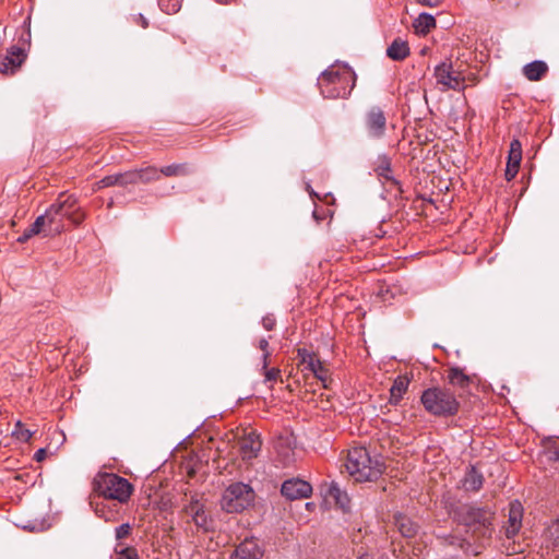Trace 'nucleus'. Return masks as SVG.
Returning <instances> with one entry per match:
<instances>
[{
  "mask_svg": "<svg viewBox=\"0 0 559 559\" xmlns=\"http://www.w3.org/2000/svg\"><path fill=\"white\" fill-rule=\"evenodd\" d=\"M356 75L346 66H332L318 79L321 94L325 98H346L355 86Z\"/></svg>",
  "mask_w": 559,
  "mask_h": 559,
  "instance_id": "f257e3e1",
  "label": "nucleus"
},
{
  "mask_svg": "<svg viewBox=\"0 0 559 559\" xmlns=\"http://www.w3.org/2000/svg\"><path fill=\"white\" fill-rule=\"evenodd\" d=\"M344 466L356 481H372L383 473L382 462L378 457H371L364 447L349 449Z\"/></svg>",
  "mask_w": 559,
  "mask_h": 559,
  "instance_id": "f03ea898",
  "label": "nucleus"
},
{
  "mask_svg": "<svg viewBox=\"0 0 559 559\" xmlns=\"http://www.w3.org/2000/svg\"><path fill=\"white\" fill-rule=\"evenodd\" d=\"M48 222V234L59 235L64 230L63 219L68 218L74 225L84 219V213L76 206L73 195L61 194L45 212Z\"/></svg>",
  "mask_w": 559,
  "mask_h": 559,
  "instance_id": "7ed1b4c3",
  "label": "nucleus"
},
{
  "mask_svg": "<svg viewBox=\"0 0 559 559\" xmlns=\"http://www.w3.org/2000/svg\"><path fill=\"white\" fill-rule=\"evenodd\" d=\"M93 490L107 501L124 503L130 499L133 486L128 479L117 474L98 473L93 479Z\"/></svg>",
  "mask_w": 559,
  "mask_h": 559,
  "instance_id": "20e7f679",
  "label": "nucleus"
},
{
  "mask_svg": "<svg viewBox=\"0 0 559 559\" xmlns=\"http://www.w3.org/2000/svg\"><path fill=\"white\" fill-rule=\"evenodd\" d=\"M456 516L460 523L467 527L478 539L489 538L492 534L493 513L488 508L462 506Z\"/></svg>",
  "mask_w": 559,
  "mask_h": 559,
  "instance_id": "39448f33",
  "label": "nucleus"
},
{
  "mask_svg": "<svg viewBox=\"0 0 559 559\" xmlns=\"http://www.w3.org/2000/svg\"><path fill=\"white\" fill-rule=\"evenodd\" d=\"M425 409L435 416H453L459 412L460 403L454 394L445 388H429L420 397Z\"/></svg>",
  "mask_w": 559,
  "mask_h": 559,
  "instance_id": "423d86ee",
  "label": "nucleus"
},
{
  "mask_svg": "<svg viewBox=\"0 0 559 559\" xmlns=\"http://www.w3.org/2000/svg\"><path fill=\"white\" fill-rule=\"evenodd\" d=\"M252 488L243 483L231 484L223 493L222 509L228 513H238L245 510L253 500Z\"/></svg>",
  "mask_w": 559,
  "mask_h": 559,
  "instance_id": "0eeeda50",
  "label": "nucleus"
},
{
  "mask_svg": "<svg viewBox=\"0 0 559 559\" xmlns=\"http://www.w3.org/2000/svg\"><path fill=\"white\" fill-rule=\"evenodd\" d=\"M433 75L442 92L465 88L464 78L460 72L453 70L451 62H442L435 68Z\"/></svg>",
  "mask_w": 559,
  "mask_h": 559,
  "instance_id": "6e6552de",
  "label": "nucleus"
},
{
  "mask_svg": "<svg viewBox=\"0 0 559 559\" xmlns=\"http://www.w3.org/2000/svg\"><path fill=\"white\" fill-rule=\"evenodd\" d=\"M203 497L199 493L185 497L182 511L190 516L193 523L205 531L210 530V519L205 512Z\"/></svg>",
  "mask_w": 559,
  "mask_h": 559,
  "instance_id": "1a4fd4ad",
  "label": "nucleus"
},
{
  "mask_svg": "<svg viewBox=\"0 0 559 559\" xmlns=\"http://www.w3.org/2000/svg\"><path fill=\"white\" fill-rule=\"evenodd\" d=\"M365 126L370 138L381 139L386 130V118L383 110L378 106L371 107L366 112Z\"/></svg>",
  "mask_w": 559,
  "mask_h": 559,
  "instance_id": "9d476101",
  "label": "nucleus"
},
{
  "mask_svg": "<svg viewBox=\"0 0 559 559\" xmlns=\"http://www.w3.org/2000/svg\"><path fill=\"white\" fill-rule=\"evenodd\" d=\"M281 492L289 500L305 499L311 495L312 487L302 479L292 478L283 483Z\"/></svg>",
  "mask_w": 559,
  "mask_h": 559,
  "instance_id": "9b49d317",
  "label": "nucleus"
},
{
  "mask_svg": "<svg viewBox=\"0 0 559 559\" xmlns=\"http://www.w3.org/2000/svg\"><path fill=\"white\" fill-rule=\"evenodd\" d=\"M26 58L24 49L12 47L8 53L0 58V72L3 74H13Z\"/></svg>",
  "mask_w": 559,
  "mask_h": 559,
  "instance_id": "f8f14e48",
  "label": "nucleus"
},
{
  "mask_svg": "<svg viewBox=\"0 0 559 559\" xmlns=\"http://www.w3.org/2000/svg\"><path fill=\"white\" fill-rule=\"evenodd\" d=\"M262 442L260 436L251 431L239 440V452L245 461H250L258 456L261 451Z\"/></svg>",
  "mask_w": 559,
  "mask_h": 559,
  "instance_id": "ddd939ff",
  "label": "nucleus"
},
{
  "mask_svg": "<svg viewBox=\"0 0 559 559\" xmlns=\"http://www.w3.org/2000/svg\"><path fill=\"white\" fill-rule=\"evenodd\" d=\"M263 551L254 538H247L234 550L230 559H261Z\"/></svg>",
  "mask_w": 559,
  "mask_h": 559,
  "instance_id": "4468645a",
  "label": "nucleus"
},
{
  "mask_svg": "<svg viewBox=\"0 0 559 559\" xmlns=\"http://www.w3.org/2000/svg\"><path fill=\"white\" fill-rule=\"evenodd\" d=\"M523 518V507L520 501L514 500L509 506L508 525L506 526V535L508 538L514 537L521 526Z\"/></svg>",
  "mask_w": 559,
  "mask_h": 559,
  "instance_id": "2eb2a0df",
  "label": "nucleus"
},
{
  "mask_svg": "<svg viewBox=\"0 0 559 559\" xmlns=\"http://www.w3.org/2000/svg\"><path fill=\"white\" fill-rule=\"evenodd\" d=\"M409 383L411 379L406 374H401L394 380L390 390V403L392 405H397L401 402L403 395L408 389Z\"/></svg>",
  "mask_w": 559,
  "mask_h": 559,
  "instance_id": "dca6fc26",
  "label": "nucleus"
},
{
  "mask_svg": "<svg viewBox=\"0 0 559 559\" xmlns=\"http://www.w3.org/2000/svg\"><path fill=\"white\" fill-rule=\"evenodd\" d=\"M448 381L454 388L467 390L472 383V378L463 369L452 367L448 370Z\"/></svg>",
  "mask_w": 559,
  "mask_h": 559,
  "instance_id": "f3484780",
  "label": "nucleus"
},
{
  "mask_svg": "<svg viewBox=\"0 0 559 559\" xmlns=\"http://www.w3.org/2000/svg\"><path fill=\"white\" fill-rule=\"evenodd\" d=\"M386 55L392 60H404L409 55V47L407 41L396 38L386 49Z\"/></svg>",
  "mask_w": 559,
  "mask_h": 559,
  "instance_id": "a211bd4d",
  "label": "nucleus"
},
{
  "mask_svg": "<svg viewBox=\"0 0 559 559\" xmlns=\"http://www.w3.org/2000/svg\"><path fill=\"white\" fill-rule=\"evenodd\" d=\"M548 67L544 61L536 60L523 68L525 78L530 81H539L547 72Z\"/></svg>",
  "mask_w": 559,
  "mask_h": 559,
  "instance_id": "6ab92c4d",
  "label": "nucleus"
},
{
  "mask_svg": "<svg viewBox=\"0 0 559 559\" xmlns=\"http://www.w3.org/2000/svg\"><path fill=\"white\" fill-rule=\"evenodd\" d=\"M112 507L115 509L111 508L110 501L107 500L100 503H96L95 513L97 514V516L104 519L106 522H114L117 520L118 510L116 503H114Z\"/></svg>",
  "mask_w": 559,
  "mask_h": 559,
  "instance_id": "aec40b11",
  "label": "nucleus"
},
{
  "mask_svg": "<svg viewBox=\"0 0 559 559\" xmlns=\"http://www.w3.org/2000/svg\"><path fill=\"white\" fill-rule=\"evenodd\" d=\"M395 525L405 537H413L418 531V526L409 518L399 514L395 516Z\"/></svg>",
  "mask_w": 559,
  "mask_h": 559,
  "instance_id": "412c9836",
  "label": "nucleus"
},
{
  "mask_svg": "<svg viewBox=\"0 0 559 559\" xmlns=\"http://www.w3.org/2000/svg\"><path fill=\"white\" fill-rule=\"evenodd\" d=\"M433 27H436V20L428 13L419 14V16L414 21L415 32L419 35L428 34Z\"/></svg>",
  "mask_w": 559,
  "mask_h": 559,
  "instance_id": "4be33fe9",
  "label": "nucleus"
},
{
  "mask_svg": "<svg viewBox=\"0 0 559 559\" xmlns=\"http://www.w3.org/2000/svg\"><path fill=\"white\" fill-rule=\"evenodd\" d=\"M191 167L187 163L171 164L160 168L162 176L185 177L191 174Z\"/></svg>",
  "mask_w": 559,
  "mask_h": 559,
  "instance_id": "5701e85b",
  "label": "nucleus"
},
{
  "mask_svg": "<svg viewBox=\"0 0 559 559\" xmlns=\"http://www.w3.org/2000/svg\"><path fill=\"white\" fill-rule=\"evenodd\" d=\"M374 171L384 180L394 181L393 171L391 169V162L385 155L378 157Z\"/></svg>",
  "mask_w": 559,
  "mask_h": 559,
  "instance_id": "b1692460",
  "label": "nucleus"
},
{
  "mask_svg": "<svg viewBox=\"0 0 559 559\" xmlns=\"http://www.w3.org/2000/svg\"><path fill=\"white\" fill-rule=\"evenodd\" d=\"M483 475L472 467L464 478L463 486L466 490L477 491L483 486Z\"/></svg>",
  "mask_w": 559,
  "mask_h": 559,
  "instance_id": "393cba45",
  "label": "nucleus"
},
{
  "mask_svg": "<svg viewBox=\"0 0 559 559\" xmlns=\"http://www.w3.org/2000/svg\"><path fill=\"white\" fill-rule=\"evenodd\" d=\"M138 173L140 183L144 185L158 181L162 178L160 168L158 169L155 166H147L145 168L138 169Z\"/></svg>",
  "mask_w": 559,
  "mask_h": 559,
  "instance_id": "a878e982",
  "label": "nucleus"
},
{
  "mask_svg": "<svg viewBox=\"0 0 559 559\" xmlns=\"http://www.w3.org/2000/svg\"><path fill=\"white\" fill-rule=\"evenodd\" d=\"M330 496L335 500L336 504L340 506L343 510H346L349 504V498L346 492H344L340 486L335 483H332L329 488Z\"/></svg>",
  "mask_w": 559,
  "mask_h": 559,
  "instance_id": "bb28decb",
  "label": "nucleus"
},
{
  "mask_svg": "<svg viewBox=\"0 0 559 559\" xmlns=\"http://www.w3.org/2000/svg\"><path fill=\"white\" fill-rule=\"evenodd\" d=\"M297 356L299 358V364L302 366L304 371H308L309 368L314 364V361L318 359V356L309 352L306 348H298Z\"/></svg>",
  "mask_w": 559,
  "mask_h": 559,
  "instance_id": "cd10ccee",
  "label": "nucleus"
},
{
  "mask_svg": "<svg viewBox=\"0 0 559 559\" xmlns=\"http://www.w3.org/2000/svg\"><path fill=\"white\" fill-rule=\"evenodd\" d=\"M297 356L299 358V364L302 366L304 371H308L309 368L314 364V361L318 359V356L309 352L306 348H298Z\"/></svg>",
  "mask_w": 559,
  "mask_h": 559,
  "instance_id": "c85d7f7f",
  "label": "nucleus"
},
{
  "mask_svg": "<svg viewBox=\"0 0 559 559\" xmlns=\"http://www.w3.org/2000/svg\"><path fill=\"white\" fill-rule=\"evenodd\" d=\"M118 180L119 187H127L129 185L140 183L138 169L129 170L126 173H119Z\"/></svg>",
  "mask_w": 559,
  "mask_h": 559,
  "instance_id": "c756f323",
  "label": "nucleus"
},
{
  "mask_svg": "<svg viewBox=\"0 0 559 559\" xmlns=\"http://www.w3.org/2000/svg\"><path fill=\"white\" fill-rule=\"evenodd\" d=\"M508 160L512 163H520L522 160V144L520 140L513 139L510 143Z\"/></svg>",
  "mask_w": 559,
  "mask_h": 559,
  "instance_id": "7c9ffc66",
  "label": "nucleus"
},
{
  "mask_svg": "<svg viewBox=\"0 0 559 559\" xmlns=\"http://www.w3.org/2000/svg\"><path fill=\"white\" fill-rule=\"evenodd\" d=\"M12 436L19 441L28 442L33 432L26 429L21 421H17L12 430Z\"/></svg>",
  "mask_w": 559,
  "mask_h": 559,
  "instance_id": "2f4dec72",
  "label": "nucleus"
},
{
  "mask_svg": "<svg viewBox=\"0 0 559 559\" xmlns=\"http://www.w3.org/2000/svg\"><path fill=\"white\" fill-rule=\"evenodd\" d=\"M114 186H119L118 174L106 176L99 181L95 182L93 190L97 191Z\"/></svg>",
  "mask_w": 559,
  "mask_h": 559,
  "instance_id": "473e14b6",
  "label": "nucleus"
},
{
  "mask_svg": "<svg viewBox=\"0 0 559 559\" xmlns=\"http://www.w3.org/2000/svg\"><path fill=\"white\" fill-rule=\"evenodd\" d=\"M547 538L552 542V546H559V520L554 521L546 531Z\"/></svg>",
  "mask_w": 559,
  "mask_h": 559,
  "instance_id": "72a5a7b5",
  "label": "nucleus"
},
{
  "mask_svg": "<svg viewBox=\"0 0 559 559\" xmlns=\"http://www.w3.org/2000/svg\"><path fill=\"white\" fill-rule=\"evenodd\" d=\"M313 376L322 383L323 388H330V383L332 380L330 377V371L324 367V365L317 369V372Z\"/></svg>",
  "mask_w": 559,
  "mask_h": 559,
  "instance_id": "f704fd0d",
  "label": "nucleus"
},
{
  "mask_svg": "<svg viewBox=\"0 0 559 559\" xmlns=\"http://www.w3.org/2000/svg\"><path fill=\"white\" fill-rule=\"evenodd\" d=\"M158 3L160 9L168 14L176 13L180 9L178 0H159Z\"/></svg>",
  "mask_w": 559,
  "mask_h": 559,
  "instance_id": "c9c22d12",
  "label": "nucleus"
},
{
  "mask_svg": "<svg viewBox=\"0 0 559 559\" xmlns=\"http://www.w3.org/2000/svg\"><path fill=\"white\" fill-rule=\"evenodd\" d=\"M262 371L264 376V382L271 383L270 388H272V384L281 377V370L278 368H267Z\"/></svg>",
  "mask_w": 559,
  "mask_h": 559,
  "instance_id": "e433bc0d",
  "label": "nucleus"
},
{
  "mask_svg": "<svg viewBox=\"0 0 559 559\" xmlns=\"http://www.w3.org/2000/svg\"><path fill=\"white\" fill-rule=\"evenodd\" d=\"M520 165H521L520 163H512L510 160L507 162V168H506L504 176L508 181H511L512 179L515 178V176L518 175Z\"/></svg>",
  "mask_w": 559,
  "mask_h": 559,
  "instance_id": "4c0bfd02",
  "label": "nucleus"
},
{
  "mask_svg": "<svg viewBox=\"0 0 559 559\" xmlns=\"http://www.w3.org/2000/svg\"><path fill=\"white\" fill-rule=\"evenodd\" d=\"M131 533V526L129 523L121 524L116 528V538L123 539L128 537Z\"/></svg>",
  "mask_w": 559,
  "mask_h": 559,
  "instance_id": "58836bf2",
  "label": "nucleus"
},
{
  "mask_svg": "<svg viewBox=\"0 0 559 559\" xmlns=\"http://www.w3.org/2000/svg\"><path fill=\"white\" fill-rule=\"evenodd\" d=\"M47 215L44 213L43 215H39L35 222L32 224V226L40 234L41 231H45L44 230V227L47 226L48 227V222H47Z\"/></svg>",
  "mask_w": 559,
  "mask_h": 559,
  "instance_id": "ea45409f",
  "label": "nucleus"
},
{
  "mask_svg": "<svg viewBox=\"0 0 559 559\" xmlns=\"http://www.w3.org/2000/svg\"><path fill=\"white\" fill-rule=\"evenodd\" d=\"M120 559H139V555L134 548H126L120 552Z\"/></svg>",
  "mask_w": 559,
  "mask_h": 559,
  "instance_id": "a19ab883",
  "label": "nucleus"
},
{
  "mask_svg": "<svg viewBox=\"0 0 559 559\" xmlns=\"http://www.w3.org/2000/svg\"><path fill=\"white\" fill-rule=\"evenodd\" d=\"M275 319L272 316H266L262 319V325L267 331H272L275 326Z\"/></svg>",
  "mask_w": 559,
  "mask_h": 559,
  "instance_id": "79ce46f5",
  "label": "nucleus"
},
{
  "mask_svg": "<svg viewBox=\"0 0 559 559\" xmlns=\"http://www.w3.org/2000/svg\"><path fill=\"white\" fill-rule=\"evenodd\" d=\"M258 348L262 352V353H267L270 352L269 350V340L267 338H260L258 341Z\"/></svg>",
  "mask_w": 559,
  "mask_h": 559,
  "instance_id": "37998d69",
  "label": "nucleus"
},
{
  "mask_svg": "<svg viewBox=\"0 0 559 559\" xmlns=\"http://www.w3.org/2000/svg\"><path fill=\"white\" fill-rule=\"evenodd\" d=\"M46 454H47V450H46V449H43V448H41V449H38V450L35 452V454H34V459H35V461H37V462H41V461H44V460H45Z\"/></svg>",
  "mask_w": 559,
  "mask_h": 559,
  "instance_id": "c03bdc74",
  "label": "nucleus"
},
{
  "mask_svg": "<svg viewBox=\"0 0 559 559\" xmlns=\"http://www.w3.org/2000/svg\"><path fill=\"white\" fill-rule=\"evenodd\" d=\"M270 356H271L270 352L262 354V370L269 368V358H270Z\"/></svg>",
  "mask_w": 559,
  "mask_h": 559,
  "instance_id": "a18cd8bd",
  "label": "nucleus"
},
{
  "mask_svg": "<svg viewBox=\"0 0 559 559\" xmlns=\"http://www.w3.org/2000/svg\"><path fill=\"white\" fill-rule=\"evenodd\" d=\"M323 364L322 361L318 358L314 364L311 366V368H309V372H311L312 374H316L317 372V369H319L320 367H322Z\"/></svg>",
  "mask_w": 559,
  "mask_h": 559,
  "instance_id": "49530a36",
  "label": "nucleus"
},
{
  "mask_svg": "<svg viewBox=\"0 0 559 559\" xmlns=\"http://www.w3.org/2000/svg\"><path fill=\"white\" fill-rule=\"evenodd\" d=\"M27 236L29 237V239L35 236V235H39V233L31 225L27 229L24 230Z\"/></svg>",
  "mask_w": 559,
  "mask_h": 559,
  "instance_id": "de8ad7c7",
  "label": "nucleus"
},
{
  "mask_svg": "<svg viewBox=\"0 0 559 559\" xmlns=\"http://www.w3.org/2000/svg\"><path fill=\"white\" fill-rule=\"evenodd\" d=\"M29 239V237L27 236V234L24 231L19 238H17V241L21 242V243H24L26 242L27 240Z\"/></svg>",
  "mask_w": 559,
  "mask_h": 559,
  "instance_id": "09e8293b",
  "label": "nucleus"
},
{
  "mask_svg": "<svg viewBox=\"0 0 559 559\" xmlns=\"http://www.w3.org/2000/svg\"><path fill=\"white\" fill-rule=\"evenodd\" d=\"M139 19H140V21H141V25H142V27H144V28H145V27H147V25H148L147 20H146L143 15H140V17H139Z\"/></svg>",
  "mask_w": 559,
  "mask_h": 559,
  "instance_id": "8fccbe9b",
  "label": "nucleus"
},
{
  "mask_svg": "<svg viewBox=\"0 0 559 559\" xmlns=\"http://www.w3.org/2000/svg\"><path fill=\"white\" fill-rule=\"evenodd\" d=\"M358 559H373V557L371 555H369V554H362V555L359 556Z\"/></svg>",
  "mask_w": 559,
  "mask_h": 559,
  "instance_id": "3c124183",
  "label": "nucleus"
},
{
  "mask_svg": "<svg viewBox=\"0 0 559 559\" xmlns=\"http://www.w3.org/2000/svg\"><path fill=\"white\" fill-rule=\"evenodd\" d=\"M418 1L421 2V3H426V4H431L430 0H418Z\"/></svg>",
  "mask_w": 559,
  "mask_h": 559,
  "instance_id": "603ef678",
  "label": "nucleus"
},
{
  "mask_svg": "<svg viewBox=\"0 0 559 559\" xmlns=\"http://www.w3.org/2000/svg\"><path fill=\"white\" fill-rule=\"evenodd\" d=\"M217 3L224 4L227 3L228 0H215Z\"/></svg>",
  "mask_w": 559,
  "mask_h": 559,
  "instance_id": "864d4df0",
  "label": "nucleus"
},
{
  "mask_svg": "<svg viewBox=\"0 0 559 559\" xmlns=\"http://www.w3.org/2000/svg\"><path fill=\"white\" fill-rule=\"evenodd\" d=\"M472 552H473V555H478L479 550H473Z\"/></svg>",
  "mask_w": 559,
  "mask_h": 559,
  "instance_id": "5fc2aeb1",
  "label": "nucleus"
}]
</instances>
